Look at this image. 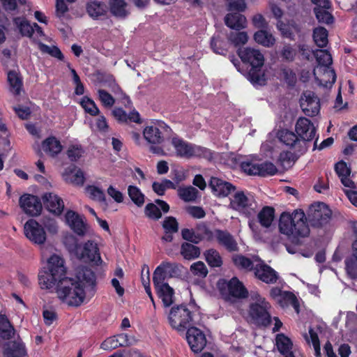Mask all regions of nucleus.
Masks as SVG:
<instances>
[{
    "label": "nucleus",
    "mask_w": 357,
    "mask_h": 357,
    "mask_svg": "<svg viewBox=\"0 0 357 357\" xmlns=\"http://www.w3.org/2000/svg\"><path fill=\"white\" fill-rule=\"evenodd\" d=\"M42 199L45 207L52 213L59 215L64 208L63 199L52 192H46Z\"/></svg>",
    "instance_id": "nucleus-20"
},
{
    "label": "nucleus",
    "mask_w": 357,
    "mask_h": 357,
    "mask_svg": "<svg viewBox=\"0 0 357 357\" xmlns=\"http://www.w3.org/2000/svg\"><path fill=\"white\" fill-rule=\"evenodd\" d=\"M258 260L260 263L256 264L254 268L255 278L266 284L276 283L279 278L278 272L259 257Z\"/></svg>",
    "instance_id": "nucleus-15"
},
{
    "label": "nucleus",
    "mask_w": 357,
    "mask_h": 357,
    "mask_svg": "<svg viewBox=\"0 0 357 357\" xmlns=\"http://www.w3.org/2000/svg\"><path fill=\"white\" fill-rule=\"evenodd\" d=\"M162 264L164 265V268L165 269L167 277L176 278L181 275V265L176 263H171L167 261H163L162 262Z\"/></svg>",
    "instance_id": "nucleus-57"
},
{
    "label": "nucleus",
    "mask_w": 357,
    "mask_h": 357,
    "mask_svg": "<svg viewBox=\"0 0 357 357\" xmlns=\"http://www.w3.org/2000/svg\"><path fill=\"white\" fill-rule=\"evenodd\" d=\"M240 167L241 170L249 176H273L278 172L275 165L271 162L258 164L246 159L241 162Z\"/></svg>",
    "instance_id": "nucleus-7"
},
{
    "label": "nucleus",
    "mask_w": 357,
    "mask_h": 357,
    "mask_svg": "<svg viewBox=\"0 0 357 357\" xmlns=\"http://www.w3.org/2000/svg\"><path fill=\"white\" fill-rule=\"evenodd\" d=\"M190 271L194 275L205 278L208 271L204 262L199 261L190 266Z\"/></svg>",
    "instance_id": "nucleus-61"
},
{
    "label": "nucleus",
    "mask_w": 357,
    "mask_h": 357,
    "mask_svg": "<svg viewBox=\"0 0 357 357\" xmlns=\"http://www.w3.org/2000/svg\"><path fill=\"white\" fill-rule=\"evenodd\" d=\"M300 106L305 115L315 116L320 111V100L313 91H306L303 93Z\"/></svg>",
    "instance_id": "nucleus-12"
},
{
    "label": "nucleus",
    "mask_w": 357,
    "mask_h": 357,
    "mask_svg": "<svg viewBox=\"0 0 357 357\" xmlns=\"http://www.w3.org/2000/svg\"><path fill=\"white\" fill-rule=\"evenodd\" d=\"M158 296L162 300L165 307H169L174 303V290L168 283L155 288Z\"/></svg>",
    "instance_id": "nucleus-30"
},
{
    "label": "nucleus",
    "mask_w": 357,
    "mask_h": 357,
    "mask_svg": "<svg viewBox=\"0 0 357 357\" xmlns=\"http://www.w3.org/2000/svg\"><path fill=\"white\" fill-rule=\"evenodd\" d=\"M208 185L213 193L219 197H227L236 190V187L231 183L214 176L211 178Z\"/></svg>",
    "instance_id": "nucleus-18"
},
{
    "label": "nucleus",
    "mask_w": 357,
    "mask_h": 357,
    "mask_svg": "<svg viewBox=\"0 0 357 357\" xmlns=\"http://www.w3.org/2000/svg\"><path fill=\"white\" fill-rule=\"evenodd\" d=\"M355 240L352 244L353 253L346 258L345 269L347 275L351 279H357V222L354 225Z\"/></svg>",
    "instance_id": "nucleus-19"
},
{
    "label": "nucleus",
    "mask_w": 357,
    "mask_h": 357,
    "mask_svg": "<svg viewBox=\"0 0 357 357\" xmlns=\"http://www.w3.org/2000/svg\"><path fill=\"white\" fill-rule=\"evenodd\" d=\"M324 7H317L314 8V13L319 22L331 24L334 22V17L331 13L324 9Z\"/></svg>",
    "instance_id": "nucleus-50"
},
{
    "label": "nucleus",
    "mask_w": 357,
    "mask_h": 357,
    "mask_svg": "<svg viewBox=\"0 0 357 357\" xmlns=\"http://www.w3.org/2000/svg\"><path fill=\"white\" fill-rule=\"evenodd\" d=\"M96 76L97 81L100 84L107 87H109L116 80L113 75L106 72L97 71Z\"/></svg>",
    "instance_id": "nucleus-62"
},
{
    "label": "nucleus",
    "mask_w": 357,
    "mask_h": 357,
    "mask_svg": "<svg viewBox=\"0 0 357 357\" xmlns=\"http://www.w3.org/2000/svg\"><path fill=\"white\" fill-rule=\"evenodd\" d=\"M128 194L132 202L138 207H141L144 204L145 195L140 189L135 185H129L128 188Z\"/></svg>",
    "instance_id": "nucleus-46"
},
{
    "label": "nucleus",
    "mask_w": 357,
    "mask_h": 357,
    "mask_svg": "<svg viewBox=\"0 0 357 357\" xmlns=\"http://www.w3.org/2000/svg\"><path fill=\"white\" fill-rule=\"evenodd\" d=\"M109 88L116 96H119L121 102L124 105V106L126 108H130L132 107V102L130 97L123 91L122 89L117 84L116 80L114 82V83L112 84V85Z\"/></svg>",
    "instance_id": "nucleus-49"
},
{
    "label": "nucleus",
    "mask_w": 357,
    "mask_h": 357,
    "mask_svg": "<svg viewBox=\"0 0 357 357\" xmlns=\"http://www.w3.org/2000/svg\"><path fill=\"white\" fill-rule=\"evenodd\" d=\"M215 237L218 243L225 248L229 252L238 250V246L234 236L226 230L215 229Z\"/></svg>",
    "instance_id": "nucleus-24"
},
{
    "label": "nucleus",
    "mask_w": 357,
    "mask_h": 357,
    "mask_svg": "<svg viewBox=\"0 0 357 357\" xmlns=\"http://www.w3.org/2000/svg\"><path fill=\"white\" fill-rule=\"evenodd\" d=\"M143 135L145 139L150 144H157L163 142L162 132L156 126H146L144 130Z\"/></svg>",
    "instance_id": "nucleus-34"
},
{
    "label": "nucleus",
    "mask_w": 357,
    "mask_h": 357,
    "mask_svg": "<svg viewBox=\"0 0 357 357\" xmlns=\"http://www.w3.org/2000/svg\"><path fill=\"white\" fill-rule=\"evenodd\" d=\"M335 172L340 178L342 184L344 187L351 189L356 188L355 183L350 178L351 172L350 167H349L346 162L340 160L335 165Z\"/></svg>",
    "instance_id": "nucleus-21"
},
{
    "label": "nucleus",
    "mask_w": 357,
    "mask_h": 357,
    "mask_svg": "<svg viewBox=\"0 0 357 357\" xmlns=\"http://www.w3.org/2000/svg\"><path fill=\"white\" fill-rule=\"evenodd\" d=\"M276 346L279 352L282 355H288L291 351L293 346L292 341L290 338L283 333L276 335Z\"/></svg>",
    "instance_id": "nucleus-40"
},
{
    "label": "nucleus",
    "mask_w": 357,
    "mask_h": 357,
    "mask_svg": "<svg viewBox=\"0 0 357 357\" xmlns=\"http://www.w3.org/2000/svg\"><path fill=\"white\" fill-rule=\"evenodd\" d=\"M67 223L73 231L79 236H83L86 233V225L82 217L76 212L69 210L65 215Z\"/></svg>",
    "instance_id": "nucleus-22"
},
{
    "label": "nucleus",
    "mask_w": 357,
    "mask_h": 357,
    "mask_svg": "<svg viewBox=\"0 0 357 357\" xmlns=\"http://www.w3.org/2000/svg\"><path fill=\"white\" fill-rule=\"evenodd\" d=\"M328 32L323 26H318L314 29L312 38L316 45L320 48L326 47L328 43Z\"/></svg>",
    "instance_id": "nucleus-39"
},
{
    "label": "nucleus",
    "mask_w": 357,
    "mask_h": 357,
    "mask_svg": "<svg viewBox=\"0 0 357 357\" xmlns=\"http://www.w3.org/2000/svg\"><path fill=\"white\" fill-rule=\"evenodd\" d=\"M279 139L299 155L304 154L307 151V145L305 144V140L301 139L296 132L294 133L289 130H282L280 133Z\"/></svg>",
    "instance_id": "nucleus-13"
},
{
    "label": "nucleus",
    "mask_w": 357,
    "mask_h": 357,
    "mask_svg": "<svg viewBox=\"0 0 357 357\" xmlns=\"http://www.w3.org/2000/svg\"><path fill=\"white\" fill-rule=\"evenodd\" d=\"M199 191L195 188L190 185L179 188L178 195L179 197L185 202H194L199 196Z\"/></svg>",
    "instance_id": "nucleus-45"
},
{
    "label": "nucleus",
    "mask_w": 357,
    "mask_h": 357,
    "mask_svg": "<svg viewBox=\"0 0 357 357\" xmlns=\"http://www.w3.org/2000/svg\"><path fill=\"white\" fill-rule=\"evenodd\" d=\"M279 229L294 243H298L299 238L306 237L310 234L307 218L302 210H296L291 214L282 213L279 220Z\"/></svg>",
    "instance_id": "nucleus-2"
},
{
    "label": "nucleus",
    "mask_w": 357,
    "mask_h": 357,
    "mask_svg": "<svg viewBox=\"0 0 357 357\" xmlns=\"http://www.w3.org/2000/svg\"><path fill=\"white\" fill-rule=\"evenodd\" d=\"M5 357H26L27 356L25 345L23 342L15 341L10 348L4 351Z\"/></svg>",
    "instance_id": "nucleus-42"
},
{
    "label": "nucleus",
    "mask_w": 357,
    "mask_h": 357,
    "mask_svg": "<svg viewBox=\"0 0 357 357\" xmlns=\"http://www.w3.org/2000/svg\"><path fill=\"white\" fill-rule=\"evenodd\" d=\"M99 99L102 105L106 107H111L115 103L114 97L104 89L98 90Z\"/></svg>",
    "instance_id": "nucleus-63"
},
{
    "label": "nucleus",
    "mask_w": 357,
    "mask_h": 357,
    "mask_svg": "<svg viewBox=\"0 0 357 357\" xmlns=\"http://www.w3.org/2000/svg\"><path fill=\"white\" fill-rule=\"evenodd\" d=\"M225 23L231 29L240 31L246 27V17L240 13H230L225 17Z\"/></svg>",
    "instance_id": "nucleus-25"
},
{
    "label": "nucleus",
    "mask_w": 357,
    "mask_h": 357,
    "mask_svg": "<svg viewBox=\"0 0 357 357\" xmlns=\"http://www.w3.org/2000/svg\"><path fill=\"white\" fill-rule=\"evenodd\" d=\"M162 210H160L155 204L149 203L144 208V213L146 216L154 220H158L162 218Z\"/></svg>",
    "instance_id": "nucleus-55"
},
{
    "label": "nucleus",
    "mask_w": 357,
    "mask_h": 357,
    "mask_svg": "<svg viewBox=\"0 0 357 357\" xmlns=\"http://www.w3.org/2000/svg\"><path fill=\"white\" fill-rule=\"evenodd\" d=\"M204 255L206 261L211 267L219 268L222 266L223 264L222 257L215 249H208L204 252Z\"/></svg>",
    "instance_id": "nucleus-43"
},
{
    "label": "nucleus",
    "mask_w": 357,
    "mask_h": 357,
    "mask_svg": "<svg viewBox=\"0 0 357 357\" xmlns=\"http://www.w3.org/2000/svg\"><path fill=\"white\" fill-rule=\"evenodd\" d=\"M43 151L50 155L54 157L62 150V145L55 137L51 136L45 139L42 144Z\"/></svg>",
    "instance_id": "nucleus-31"
},
{
    "label": "nucleus",
    "mask_w": 357,
    "mask_h": 357,
    "mask_svg": "<svg viewBox=\"0 0 357 357\" xmlns=\"http://www.w3.org/2000/svg\"><path fill=\"white\" fill-rule=\"evenodd\" d=\"M259 224L265 227H269L275 218V209L272 206H264L257 215Z\"/></svg>",
    "instance_id": "nucleus-36"
},
{
    "label": "nucleus",
    "mask_w": 357,
    "mask_h": 357,
    "mask_svg": "<svg viewBox=\"0 0 357 357\" xmlns=\"http://www.w3.org/2000/svg\"><path fill=\"white\" fill-rule=\"evenodd\" d=\"M230 206L235 211L250 215L255 212L257 203L253 197L246 196L243 191H238L230 200Z\"/></svg>",
    "instance_id": "nucleus-9"
},
{
    "label": "nucleus",
    "mask_w": 357,
    "mask_h": 357,
    "mask_svg": "<svg viewBox=\"0 0 357 357\" xmlns=\"http://www.w3.org/2000/svg\"><path fill=\"white\" fill-rule=\"evenodd\" d=\"M75 280L82 285L84 289L87 287L93 289L96 286V274L89 268H83L82 271L78 273V275Z\"/></svg>",
    "instance_id": "nucleus-28"
},
{
    "label": "nucleus",
    "mask_w": 357,
    "mask_h": 357,
    "mask_svg": "<svg viewBox=\"0 0 357 357\" xmlns=\"http://www.w3.org/2000/svg\"><path fill=\"white\" fill-rule=\"evenodd\" d=\"M15 330L5 314H0V337L6 340H10L15 335Z\"/></svg>",
    "instance_id": "nucleus-33"
},
{
    "label": "nucleus",
    "mask_w": 357,
    "mask_h": 357,
    "mask_svg": "<svg viewBox=\"0 0 357 357\" xmlns=\"http://www.w3.org/2000/svg\"><path fill=\"white\" fill-rule=\"evenodd\" d=\"M232 261L238 268L254 271L255 266L252 261L243 255H234L232 257Z\"/></svg>",
    "instance_id": "nucleus-47"
},
{
    "label": "nucleus",
    "mask_w": 357,
    "mask_h": 357,
    "mask_svg": "<svg viewBox=\"0 0 357 357\" xmlns=\"http://www.w3.org/2000/svg\"><path fill=\"white\" fill-rule=\"evenodd\" d=\"M296 50L294 49L290 43H286L283 45L280 52L282 60L286 62H293L296 56Z\"/></svg>",
    "instance_id": "nucleus-52"
},
{
    "label": "nucleus",
    "mask_w": 357,
    "mask_h": 357,
    "mask_svg": "<svg viewBox=\"0 0 357 357\" xmlns=\"http://www.w3.org/2000/svg\"><path fill=\"white\" fill-rule=\"evenodd\" d=\"M237 54L241 61L250 67L246 73L248 79L253 85H265L266 79L261 69L264 63V56L261 52L251 47H243L237 50Z\"/></svg>",
    "instance_id": "nucleus-3"
},
{
    "label": "nucleus",
    "mask_w": 357,
    "mask_h": 357,
    "mask_svg": "<svg viewBox=\"0 0 357 357\" xmlns=\"http://www.w3.org/2000/svg\"><path fill=\"white\" fill-rule=\"evenodd\" d=\"M66 247L80 260L85 262H101V257L98 244L94 241H88L82 245L75 237L66 239Z\"/></svg>",
    "instance_id": "nucleus-4"
},
{
    "label": "nucleus",
    "mask_w": 357,
    "mask_h": 357,
    "mask_svg": "<svg viewBox=\"0 0 357 357\" xmlns=\"http://www.w3.org/2000/svg\"><path fill=\"white\" fill-rule=\"evenodd\" d=\"M25 236L33 244L43 245L47 239L44 227L34 219L28 220L24 226Z\"/></svg>",
    "instance_id": "nucleus-10"
},
{
    "label": "nucleus",
    "mask_w": 357,
    "mask_h": 357,
    "mask_svg": "<svg viewBox=\"0 0 357 357\" xmlns=\"http://www.w3.org/2000/svg\"><path fill=\"white\" fill-rule=\"evenodd\" d=\"M281 72L285 82L289 86H294L296 82V76L295 73L289 68H284Z\"/></svg>",
    "instance_id": "nucleus-64"
},
{
    "label": "nucleus",
    "mask_w": 357,
    "mask_h": 357,
    "mask_svg": "<svg viewBox=\"0 0 357 357\" xmlns=\"http://www.w3.org/2000/svg\"><path fill=\"white\" fill-rule=\"evenodd\" d=\"M86 13L93 20H99L105 17L107 13L106 5L100 1H89L86 4Z\"/></svg>",
    "instance_id": "nucleus-26"
},
{
    "label": "nucleus",
    "mask_w": 357,
    "mask_h": 357,
    "mask_svg": "<svg viewBox=\"0 0 357 357\" xmlns=\"http://www.w3.org/2000/svg\"><path fill=\"white\" fill-rule=\"evenodd\" d=\"M167 277L164 265L162 263L155 268L153 275V282L154 287H159L160 285L164 284L165 280Z\"/></svg>",
    "instance_id": "nucleus-53"
},
{
    "label": "nucleus",
    "mask_w": 357,
    "mask_h": 357,
    "mask_svg": "<svg viewBox=\"0 0 357 357\" xmlns=\"http://www.w3.org/2000/svg\"><path fill=\"white\" fill-rule=\"evenodd\" d=\"M279 305L282 307L291 305L295 311L298 313L300 310V304L297 297L291 291H284L278 301Z\"/></svg>",
    "instance_id": "nucleus-35"
},
{
    "label": "nucleus",
    "mask_w": 357,
    "mask_h": 357,
    "mask_svg": "<svg viewBox=\"0 0 357 357\" xmlns=\"http://www.w3.org/2000/svg\"><path fill=\"white\" fill-rule=\"evenodd\" d=\"M162 227L167 233H177L178 231V222L173 216L166 217L162 222Z\"/></svg>",
    "instance_id": "nucleus-60"
},
{
    "label": "nucleus",
    "mask_w": 357,
    "mask_h": 357,
    "mask_svg": "<svg viewBox=\"0 0 357 357\" xmlns=\"http://www.w3.org/2000/svg\"><path fill=\"white\" fill-rule=\"evenodd\" d=\"M210 45L212 50L216 54H225L227 52L225 41L219 36H213Z\"/></svg>",
    "instance_id": "nucleus-56"
},
{
    "label": "nucleus",
    "mask_w": 357,
    "mask_h": 357,
    "mask_svg": "<svg viewBox=\"0 0 357 357\" xmlns=\"http://www.w3.org/2000/svg\"><path fill=\"white\" fill-rule=\"evenodd\" d=\"M254 40L256 43L266 47L274 45L275 39L272 33L266 30H259L254 34Z\"/></svg>",
    "instance_id": "nucleus-38"
},
{
    "label": "nucleus",
    "mask_w": 357,
    "mask_h": 357,
    "mask_svg": "<svg viewBox=\"0 0 357 357\" xmlns=\"http://www.w3.org/2000/svg\"><path fill=\"white\" fill-rule=\"evenodd\" d=\"M14 23L17 26L20 34L22 36L29 37L33 43V39L36 38L33 36L34 33L33 25H31L29 21L25 18L20 17H15L14 19Z\"/></svg>",
    "instance_id": "nucleus-37"
},
{
    "label": "nucleus",
    "mask_w": 357,
    "mask_h": 357,
    "mask_svg": "<svg viewBox=\"0 0 357 357\" xmlns=\"http://www.w3.org/2000/svg\"><path fill=\"white\" fill-rule=\"evenodd\" d=\"M108 4L111 14L116 18L125 19L130 13L125 0H109Z\"/></svg>",
    "instance_id": "nucleus-27"
},
{
    "label": "nucleus",
    "mask_w": 357,
    "mask_h": 357,
    "mask_svg": "<svg viewBox=\"0 0 357 357\" xmlns=\"http://www.w3.org/2000/svg\"><path fill=\"white\" fill-rule=\"evenodd\" d=\"M33 43L38 45V49L42 52L47 53L52 56L56 58L60 61H63L64 59V55L58 47L53 46L52 47H50L38 39H33Z\"/></svg>",
    "instance_id": "nucleus-44"
},
{
    "label": "nucleus",
    "mask_w": 357,
    "mask_h": 357,
    "mask_svg": "<svg viewBox=\"0 0 357 357\" xmlns=\"http://www.w3.org/2000/svg\"><path fill=\"white\" fill-rule=\"evenodd\" d=\"M295 131L301 139L307 140L305 141L307 150L316 135V128L314 124L309 119L300 117L296 123Z\"/></svg>",
    "instance_id": "nucleus-11"
},
{
    "label": "nucleus",
    "mask_w": 357,
    "mask_h": 357,
    "mask_svg": "<svg viewBox=\"0 0 357 357\" xmlns=\"http://www.w3.org/2000/svg\"><path fill=\"white\" fill-rule=\"evenodd\" d=\"M19 204L24 213L30 216H38L40 214L43 206L38 197L24 194L20 197Z\"/></svg>",
    "instance_id": "nucleus-14"
},
{
    "label": "nucleus",
    "mask_w": 357,
    "mask_h": 357,
    "mask_svg": "<svg viewBox=\"0 0 357 357\" xmlns=\"http://www.w3.org/2000/svg\"><path fill=\"white\" fill-rule=\"evenodd\" d=\"M181 255L186 260H192L200 256L201 251L198 246L188 242H183L181 245Z\"/></svg>",
    "instance_id": "nucleus-32"
},
{
    "label": "nucleus",
    "mask_w": 357,
    "mask_h": 357,
    "mask_svg": "<svg viewBox=\"0 0 357 357\" xmlns=\"http://www.w3.org/2000/svg\"><path fill=\"white\" fill-rule=\"evenodd\" d=\"M168 320L174 329L184 331L192 324L193 312L185 304L173 306L170 310Z\"/></svg>",
    "instance_id": "nucleus-5"
},
{
    "label": "nucleus",
    "mask_w": 357,
    "mask_h": 357,
    "mask_svg": "<svg viewBox=\"0 0 357 357\" xmlns=\"http://www.w3.org/2000/svg\"><path fill=\"white\" fill-rule=\"evenodd\" d=\"M84 151L80 145H71L68 147L66 154L72 162H77L82 157Z\"/></svg>",
    "instance_id": "nucleus-58"
},
{
    "label": "nucleus",
    "mask_w": 357,
    "mask_h": 357,
    "mask_svg": "<svg viewBox=\"0 0 357 357\" xmlns=\"http://www.w3.org/2000/svg\"><path fill=\"white\" fill-rule=\"evenodd\" d=\"M186 340L191 350L195 353L201 352L206 344V338L203 331L194 326L188 328Z\"/></svg>",
    "instance_id": "nucleus-16"
},
{
    "label": "nucleus",
    "mask_w": 357,
    "mask_h": 357,
    "mask_svg": "<svg viewBox=\"0 0 357 357\" xmlns=\"http://www.w3.org/2000/svg\"><path fill=\"white\" fill-rule=\"evenodd\" d=\"M178 158H191L193 144L189 143L178 136L173 137L171 142Z\"/></svg>",
    "instance_id": "nucleus-23"
},
{
    "label": "nucleus",
    "mask_w": 357,
    "mask_h": 357,
    "mask_svg": "<svg viewBox=\"0 0 357 357\" xmlns=\"http://www.w3.org/2000/svg\"><path fill=\"white\" fill-rule=\"evenodd\" d=\"M332 211L326 204L318 202L311 204L307 211V217L311 225L314 227H322L331 218Z\"/></svg>",
    "instance_id": "nucleus-6"
},
{
    "label": "nucleus",
    "mask_w": 357,
    "mask_h": 357,
    "mask_svg": "<svg viewBox=\"0 0 357 357\" xmlns=\"http://www.w3.org/2000/svg\"><path fill=\"white\" fill-rule=\"evenodd\" d=\"M7 79L10 92L15 96L20 95L23 87V81L20 74L14 70H10L7 73Z\"/></svg>",
    "instance_id": "nucleus-29"
},
{
    "label": "nucleus",
    "mask_w": 357,
    "mask_h": 357,
    "mask_svg": "<svg viewBox=\"0 0 357 357\" xmlns=\"http://www.w3.org/2000/svg\"><path fill=\"white\" fill-rule=\"evenodd\" d=\"M271 305L269 303L259 304L250 303L248 315L253 324L258 326L267 327L272 321V317L269 312Z\"/></svg>",
    "instance_id": "nucleus-8"
},
{
    "label": "nucleus",
    "mask_w": 357,
    "mask_h": 357,
    "mask_svg": "<svg viewBox=\"0 0 357 357\" xmlns=\"http://www.w3.org/2000/svg\"><path fill=\"white\" fill-rule=\"evenodd\" d=\"M215 153L202 146L193 145L191 158H202L208 162H212L214 160V155Z\"/></svg>",
    "instance_id": "nucleus-41"
},
{
    "label": "nucleus",
    "mask_w": 357,
    "mask_h": 357,
    "mask_svg": "<svg viewBox=\"0 0 357 357\" xmlns=\"http://www.w3.org/2000/svg\"><path fill=\"white\" fill-rule=\"evenodd\" d=\"M228 39L234 45V46H238L241 45H245L248 40V36L245 31H238L236 33L231 32Z\"/></svg>",
    "instance_id": "nucleus-59"
},
{
    "label": "nucleus",
    "mask_w": 357,
    "mask_h": 357,
    "mask_svg": "<svg viewBox=\"0 0 357 357\" xmlns=\"http://www.w3.org/2000/svg\"><path fill=\"white\" fill-rule=\"evenodd\" d=\"M86 191L89 194V197L92 200L107 204L105 192L100 188L89 185L86 187Z\"/></svg>",
    "instance_id": "nucleus-48"
},
{
    "label": "nucleus",
    "mask_w": 357,
    "mask_h": 357,
    "mask_svg": "<svg viewBox=\"0 0 357 357\" xmlns=\"http://www.w3.org/2000/svg\"><path fill=\"white\" fill-rule=\"evenodd\" d=\"M219 289L222 293L223 285H226L228 289L229 295L235 298H245L248 296V291L236 277H233L227 282L224 280L221 285L220 282Z\"/></svg>",
    "instance_id": "nucleus-17"
},
{
    "label": "nucleus",
    "mask_w": 357,
    "mask_h": 357,
    "mask_svg": "<svg viewBox=\"0 0 357 357\" xmlns=\"http://www.w3.org/2000/svg\"><path fill=\"white\" fill-rule=\"evenodd\" d=\"M63 260L53 255L47 261V267L38 273V281L43 289L55 288L58 298L70 306L80 305L85 298V291L76 280L66 277Z\"/></svg>",
    "instance_id": "nucleus-1"
},
{
    "label": "nucleus",
    "mask_w": 357,
    "mask_h": 357,
    "mask_svg": "<svg viewBox=\"0 0 357 357\" xmlns=\"http://www.w3.org/2000/svg\"><path fill=\"white\" fill-rule=\"evenodd\" d=\"M314 55L320 66H328L332 63V57L326 50H317Z\"/></svg>",
    "instance_id": "nucleus-54"
},
{
    "label": "nucleus",
    "mask_w": 357,
    "mask_h": 357,
    "mask_svg": "<svg viewBox=\"0 0 357 357\" xmlns=\"http://www.w3.org/2000/svg\"><path fill=\"white\" fill-rule=\"evenodd\" d=\"M80 105L84 111L91 116L98 115L100 111L95 102L88 96H84L81 101Z\"/></svg>",
    "instance_id": "nucleus-51"
}]
</instances>
